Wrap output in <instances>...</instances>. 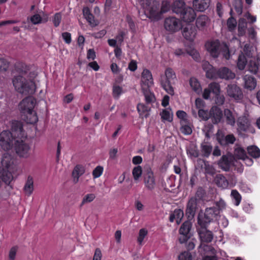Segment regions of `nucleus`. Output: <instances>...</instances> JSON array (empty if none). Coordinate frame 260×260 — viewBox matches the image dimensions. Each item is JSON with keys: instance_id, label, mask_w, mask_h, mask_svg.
<instances>
[{"instance_id": "nucleus-16", "label": "nucleus", "mask_w": 260, "mask_h": 260, "mask_svg": "<svg viewBox=\"0 0 260 260\" xmlns=\"http://www.w3.org/2000/svg\"><path fill=\"white\" fill-rule=\"evenodd\" d=\"M35 102L32 97H27L23 99L19 104V108L23 113L33 110Z\"/></svg>"}, {"instance_id": "nucleus-49", "label": "nucleus", "mask_w": 260, "mask_h": 260, "mask_svg": "<svg viewBox=\"0 0 260 260\" xmlns=\"http://www.w3.org/2000/svg\"><path fill=\"white\" fill-rule=\"evenodd\" d=\"M234 155L237 158L242 160L247 156L245 150L240 147H238L235 148L234 151Z\"/></svg>"}, {"instance_id": "nucleus-42", "label": "nucleus", "mask_w": 260, "mask_h": 260, "mask_svg": "<svg viewBox=\"0 0 260 260\" xmlns=\"http://www.w3.org/2000/svg\"><path fill=\"white\" fill-rule=\"evenodd\" d=\"M161 118L163 120L171 122L173 120V113L171 109H166L160 113Z\"/></svg>"}, {"instance_id": "nucleus-1", "label": "nucleus", "mask_w": 260, "mask_h": 260, "mask_svg": "<svg viewBox=\"0 0 260 260\" xmlns=\"http://www.w3.org/2000/svg\"><path fill=\"white\" fill-rule=\"evenodd\" d=\"M11 132L3 131L0 133V146L3 149L10 150L18 139H24L26 135L21 122L13 120L11 122Z\"/></svg>"}, {"instance_id": "nucleus-13", "label": "nucleus", "mask_w": 260, "mask_h": 260, "mask_svg": "<svg viewBox=\"0 0 260 260\" xmlns=\"http://www.w3.org/2000/svg\"><path fill=\"white\" fill-rule=\"evenodd\" d=\"M199 252L202 255L211 253L213 255H204L202 260H217L216 254L217 251L211 246L205 244H201L199 246Z\"/></svg>"}, {"instance_id": "nucleus-29", "label": "nucleus", "mask_w": 260, "mask_h": 260, "mask_svg": "<svg viewBox=\"0 0 260 260\" xmlns=\"http://www.w3.org/2000/svg\"><path fill=\"white\" fill-rule=\"evenodd\" d=\"M34 189V186L33 178L31 176H28L24 186L23 190L26 194L29 196L32 194Z\"/></svg>"}, {"instance_id": "nucleus-23", "label": "nucleus", "mask_w": 260, "mask_h": 260, "mask_svg": "<svg viewBox=\"0 0 260 260\" xmlns=\"http://www.w3.org/2000/svg\"><path fill=\"white\" fill-rule=\"evenodd\" d=\"M197 200L194 198H191L188 201L187 203L186 212L188 217H193L196 213L197 209Z\"/></svg>"}, {"instance_id": "nucleus-56", "label": "nucleus", "mask_w": 260, "mask_h": 260, "mask_svg": "<svg viewBox=\"0 0 260 260\" xmlns=\"http://www.w3.org/2000/svg\"><path fill=\"white\" fill-rule=\"evenodd\" d=\"M122 93V88L119 86L114 85L113 87V96L114 98L118 99Z\"/></svg>"}, {"instance_id": "nucleus-48", "label": "nucleus", "mask_w": 260, "mask_h": 260, "mask_svg": "<svg viewBox=\"0 0 260 260\" xmlns=\"http://www.w3.org/2000/svg\"><path fill=\"white\" fill-rule=\"evenodd\" d=\"M209 89L211 92L215 94V96H219L220 92V87L219 83L213 82L210 83L208 85Z\"/></svg>"}, {"instance_id": "nucleus-38", "label": "nucleus", "mask_w": 260, "mask_h": 260, "mask_svg": "<svg viewBox=\"0 0 260 260\" xmlns=\"http://www.w3.org/2000/svg\"><path fill=\"white\" fill-rule=\"evenodd\" d=\"M218 165L223 170L229 171L230 167V162L228 157L225 155L222 156L218 162Z\"/></svg>"}, {"instance_id": "nucleus-59", "label": "nucleus", "mask_w": 260, "mask_h": 260, "mask_svg": "<svg viewBox=\"0 0 260 260\" xmlns=\"http://www.w3.org/2000/svg\"><path fill=\"white\" fill-rule=\"evenodd\" d=\"M199 116L203 120H207L210 118V112L203 109H200L198 111Z\"/></svg>"}, {"instance_id": "nucleus-25", "label": "nucleus", "mask_w": 260, "mask_h": 260, "mask_svg": "<svg viewBox=\"0 0 260 260\" xmlns=\"http://www.w3.org/2000/svg\"><path fill=\"white\" fill-rule=\"evenodd\" d=\"M82 11L84 17L91 26L93 27L98 25V22L94 19V17L91 13L89 8H83Z\"/></svg>"}, {"instance_id": "nucleus-51", "label": "nucleus", "mask_w": 260, "mask_h": 260, "mask_svg": "<svg viewBox=\"0 0 260 260\" xmlns=\"http://www.w3.org/2000/svg\"><path fill=\"white\" fill-rule=\"evenodd\" d=\"M132 174L135 181H138L142 174V168L140 166H137L132 170Z\"/></svg>"}, {"instance_id": "nucleus-39", "label": "nucleus", "mask_w": 260, "mask_h": 260, "mask_svg": "<svg viewBox=\"0 0 260 260\" xmlns=\"http://www.w3.org/2000/svg\"><path fill=\"white\" fill-rule=\"evenodd\" d=\"M247 22L245 19L241 18L239 20L238 32L239 36H243L246 32Z\"/></svg>"}, {"instance_id": "nucleus-41", "label": "nucleus", "mask_w": 260, "mask_h": 260, "mask_svg": "<svg viewBox=\"0 0 260 260\" xmlns=\"http://www.w3.org/2000/svg\"><path fill=\"white\" fill-rule=\"evenodd\" d=\"M26 114V122L28 123L34 124L38 121V118L36 113L32 110L24 113Z\"/></svg>"}, {"instance_id": "nucleus-5", "label": "nucleus", "mask_w": 260, "mask_h": 260, "mask_svg": "<svg viewBox=\"0 0 260 260\" xmlns=\"http://www.w3.org/2000/svg\"><path fill=\"white\" fill-rule=\"evenodd\" d=\"M2 167H0V178L6 184H9L13 179L9 169L12 164L11 156L8 153H5L2 158Z\"/></svg>"}, {"instance_id": "nucleus-58", "label": "nucleus", "mask_w": 260, "mask_h": 260, "mask_svg": "<svg viewBox=\"0 0 260 260\" xmlns=\"http://www.w3.org/2000/svg\"><path fill=\"white\" fill-rule=\"evenodd\" d=\"M61 18L62 16L60 13H56L54 14L52 18V21L55 27L59 26L61 22Z\"/></svg>"}, {"instance_id": "nucleus-8", "label": "nucleus", "mask_w": 260, "mask_h": 260, "mask_svg": "<svg viewBox=\"0 0 260 260\" xmlns=\"http://www.w3.org/2000/svg\"><path fill=\"white\" fill-rule=\"evenodd\" d=\"M164 27L167 31L173 33L181 29L182 25L180 19L174 17H170L166 18L164 22Z\"/></svg>"}, {"instance_id": "nucleus-50", "label": "nucleus", "mask_w": 260, "mask_h": 260, "mask_svg": "<svg viewBox=\"0 0 260 260\" xmlns=\"http://www.w3.org/2000/svg\"><path fill=\"white\" fill-rule=\"evenodd\" d=\"M248 71L252 74H256L258 70V66L254 60H250L248 64Z\"/></svg>"}, {"instance_id": "nucleus-46", "label": "nucleus", "mask_w": 260, "mask_h": 260, "mask_svg": "<svg viewBox=\"0 0 260 260\" xmlns=\"http://www.w3.org/2000/svg\"><path fill=\"white\" fill-rule=\"evenodd\" d=\"M181 127H180L181 132L185 135H189L192 133V128L190 124L187 122L180 123Z\"/></svg>"}, {"instance_id": "nucleus-22", "label": "nucleus", "mask_w": 260, "mask_h": 260, "mask_svg": "<svg viewBox=\"0 0 260 260\" xmlns=\"http://www.w3.org/2000/svg\"><path fill=\"white\" fill-rule=\"evenodd\" d=\"M210 20L205 15L198 16L196 20V26L199 30H204L209 25Z\"/></svg>"}, {"instance_id": "nucleus-36", "label": "nucleus", "mask_w": 260, "mask_h": 260, "mask_svg": "<svg viewBox=\"0 0 260 260\" xmlns=\"http://www.w3.org/2000/svg\"><path fill=\"white\" fill-rule=\"evenodd\" d=\"M137 110L142 117H147L149 115V112L150 108L143 104H139L137 106Z\"/></svg>"}, {"instance_id": "nucleus-33", "label": "nucleus", "mask_w": 260, "mask_h": 260, "mask_svg": "<svg viewBox=\"0 0 260 260\" xmlns=\"http://www.w3.org/2000/svg\"><path fill=\"white\" fill-rule=\"evenodd\" d=\"M187 7H185V3L182 1H176L173 6V11L180 15Z\"/></svg>"}, {"instance_id": "nucleus-47", "label": "nucleus", "mask_w": 260, "mask_h": 260, "mask_svg": "<svg viewBox=\"0 0 260 260\" xmlns=\"http://www.w3.org/2000/svg\"><path fill=\"white\" fill-rule=\"evenodd\" d=\"M30 20L34 24H38L43 22H46L47 21V17L43 18L41 17L40 15L38 14H36L32 15L30 18Z\"/></svg>"}, {"instance_id": "nucleus-30", "label": "nucleus", "mask_w": 260, "mask_h": 260, "mask_svg": "<svg viewBox=\"0 0 260 260\" xmlns=\"http://www.w3.org/2000/svg\"><path fill=\"white\" fill-rule=\"evenodd\" d=\"M212 151L211 144L207 142H203L201 145V152L202 155L208 157Z\"/></svg>"}, {"instance_id": "nucleus-20", "label": "nucleus", "mask_w": 260, "mask_h": 260, "mask_svg": "<svg viewBox=\"0 0 260 260\" xmlns=\"http://www.w3.org/2000/svg\"><path fill=\"white\" fill-rule=\"evenodd\" d=\"M182 35L184 38L190 42L193 41L197 36V29L195 27L188 25L183 28Z\"/></svg>"}, {"instance_id": "nucleus-31", "label": "nucleus", "mask_w": 260, "mask_h": 260, "mask_svg": "<svg viewBox=\"0 0 260 260\" xmlns=\"http://www.w3.org/2000/svg\"><path fill=\"white\" fill-rule=\"evenodd\" d=\"M189 85L196 93L199 94L202 91V88L200 82L194 77H191L189 79Z\"/></svg>"}, {"instance_id": "nucleus-26", "label": "nucleus", "mask_w": 260, "mask_h": 260, "mask_svg": "<svg viewBox=\"0 0 260 260\" xmlns=\"http://www.w3.org/2000/svg\"><path fill=\"white\" fill-rule=\"evenodd\" d=\"M193 6L198 11L203 12L207 9L210 4V0H193Z\"/></svg>"}, {"instance_id": "nucleus-57", "label": "nucleus", "mask_w": 260, "mask_h": 260, "mask_svg": "<svg viewBox=\"0 0 260 260\" xmlns=\"http://www.w3.org/2000/svg\"><path fill=\"white\" fill-rule=\"evenodd\" d=\"M104 168L103 167L100 166H97L92 172V175L94 178H97L100 177L103 172Z\"/></svg>"}, {"instance_id": "nucleus-53", "label": "nucleus", "mask_w": 260, "mask_h": 260, "mask_svg": "<svg viewBox=\"0 0 260 260\" xmlns=\"http://www.w3.org/2000/svg\"><path fill=\"white\" fill-rule=\"evenodd\" d=\"M236 20L233 17H230L227 20V26L230 31L234 30L237 26Z\"/></svg>"}, {"instance_id": "nucleus-61", "label": "nucleus", "mask_w": 260, "mask_h": 260, "mask_svg": "<svg viewBox=\"0 0 260 260\" xmlns=\"http://www.w3.org/2000/svg\"><path fill=\"white\" fill-rule=\"evenodd\" d=\"M179 260H192V255L188 251H184L178 256Z\"/></svg>"}, {"instance_id": "nucleus-9", "label": "nucleus", "mask_w": 260, "mask_h": 260, "mask_svg": "<svg viewBox=\"0 0 260 260\" xmlns=\"http://www.w3.org/2000/svg\"><path fill=\"white\" fill-rule=\"evenodd\" d=\"M238 128L239 132H246L250 131L251 133H254V131L251 128V121L249 118V115L244 114L239 117L237 120Z\"/></svg>"}, {"instance_id": "nucleus-19", "label": "nucleus", "mask_w": 260, "mask_h": 260, "mask_svg": "<svg viewBox=\"0 0 260 260\" xmlns=\"http://www.w3.org/2000/svg\"><path fill=\"white\" fill-rule=\"evenodd\" d=\"M179 16L184 22L189 23L195 19L196 14L192 8L187 7Z\"/></svg>"}, {"instance_id": "nucleus-35", "label": "nucleus", "mask_w": 260, "mask_h": 260, "mask_svg": "<svg viewBox=\"0 0 260 260\" xmlns=\"http://www.w3.org/2000/svg\"><path fill=\"white\" fill-rule=\"evenodd\" d=\"M224 115L226 123L231 126H234L236 122V119L233 112L230 110L226 109L224 110Z\"/></svg>"}, {"instance_id": "nucleus-4", "label": "nucleus", "mask_w": 260, "mask_h": 260, "mask_svg": "<svg viewBox=\"0 0 260 260\" xmlns=\"http://www.w3.org/2000/svg\"><path fill=\"white\" fill-rule=\"evenodd\" d=\"M207 51L213 57H218L220 52L226 59L230 58L229 48L225 44H221L218 40H213L207 41L205 44Z\"/></svg>"}, {"instance_id": "nucleus-44", "label": "nucleus", "mask_w": 260, "mask_h": 260, "mask_svg": "<svg viewBox=\"0 0 260 260\" xmlns=\"http://www.w3.org/2000/svg\"><path fill=\"white\" fill-rule=\"evenodd\" d=\"M231 196L234 204L236 206H239L242 200L241 196L239 192L236 189L232 190Z\"/></svg>"}, {"instance_id": "nucleus-62", "label": "nucleus", "mask_w": 260, "mask_h": 260, "mask_svg": "<svg viewBox=\"0 0 260 260\" xmlns=\"http://www.w3.org/2000/svg\"><path fill=\"white\" fill-rule=\"evenodd\" d=\"M124 35H125L124 32L120 31L116 36L115 39L117 41V43H118V45H121L123 41Z\"/></svg>"}, {"instance_id": "nucleus-6", "label": "nucleus", "mask_w": 260, "mask_h": 260, "mask_svg": "<svg viewBox=\"0 0 260 260\" xmlns=\"http://www.w3.org/2000/svg\"><path fill=\"white\" fill-rule=\"evenodd\" d=\"M176 78L174 71L171 68L166 70L165 75L160 77V84L163 89L169 94H174V89L172 85L174 80Z\"/></svg>"}, {"instance_id": "nucleus-54", "label": "nucleus", "mask_w": 260, "mask_h": 260, "mask_svg": "<svg viewBox=\"0 0 260 260\" xmlns=\"http://www.w3.org/2000/svg\"><path fill=\"white\" fill-rule=\"evenodd\" d=\"M95 198V195L94 193H88L86 194L82 199L81 206L85 204L92 202Z\"/></svg>"}, {"instance_id": "nucleus-28", "label": "nucleus", "mask_w": 260, "mask_h": 260, "mask_svg": "<svg viewBox=\"0 0 260 260\" xmlns=\"http://www.w3.org/2000/svg\"><path fill=\"white\" fill-rule=\"evenodd\" d=\"M84 172L85 168L83 166L78 165L75 167L72 172L73 181L75 183L78 182L79 177L83 175Z\"/></svg>"}, {"instance_id": "nucleus-12", "label": "nucleus", "mask_w": 260, "mask_h": 260, "mask_svg": "<svg viewBox=\"0 0 260 260\" xmlns=\"http://www.w3.org/2000/svg\"><path fill=\"white\" fill-rule=\"evenodd\" d=\"M18 139L15 141V150L18 155L22 157H27L29 155L30 146L22 140Z\"/></svg>"}, {"instance_id": "nucleus-43", "label": "nucleus", "mask_w": 260, "mask_h": 260, "mask_svg": "<svg viewBox=\"0 0 260 260\" xmlns=\"http://www.w3.org/2000/svg\"><path fill=\"white\" fill-rule=\"evenodd\" d=\"M236 138L233 134L228 135L223 138L219 139V142L223 145L234 144Z\"/></svg>"}, {"instance_id": "nucleus-32", "label": "nucleus", "mask_w": 260, "mask_h": 260, "mask_svg": "<svg viewBox=\"0 0 260 260\" xmlns=\"http://www.w3.org/2000/svg\"><path fill=\"white\" fill-rule=\"evenodd\" d=\"M183 216L184 213L183 210L179 209H175L173 213L171 214L170 216V221L172 222L175 219L176 223L179 224L180 223Z\"/></svg>"}, {"instance_id": "nucleus-52", "label": "nucleus", "mask_w": 260, "mask_h": 260, "mask_svg": "<svg viewBox=\"0 0 260 260\" xmlns=\"http://www.w3.org/2000/svg\"><path fill=\"white\" fill-rule=\"evenodd\" d=\"M204 169L205 172L211 175H213L215 174V169L212 165L210 164L208 161H204Z\"/></svg>"}, {"instance_id": "nucleus-60", "label": "nucleus", "mask_w": 260, "mask_h": 260, "mask_svg": "<svg viewBox=\"0 0 260 260\" xmlns=\"http://www.w3.org/2000/svg\"><path fill=\"white\" fill-rule=\"evenodd\" d=\"M147 230L145 229H141L139 231V236L138 237V242L139 244H141L144 238L147 235Z\"/></svg>"}, {"instance_id": "nucleus-14", "label": "nucleus", "mask_w": 260, "mask_h": 260, "mask_svg": "<svg viewBox=\"0 0 260 260\" xmlns=\"http://www.w3.org/2000/svg\"><path fill=\"white\" fill-rule=\"evenodd\" d=\"M191 227V224L190 221H185L181 226L179 230V234L180 236L179 240L180 243L186 242L190 238L189 231Z\"/></svg>"}, {"instance_id": "nucleus-63", "label": "nucleus", "mask_w": 260, "mask_h": 260, "mask_svg": "<svg viewBox=\"0 0 260 260\" xmlns=\"http://www.w3.org/2000/svg\"><path fill=\"white\" fill-rule=\"evenodd\" d=\"M17 248L16 247H13L11 248L9 253V258L10 260H14L16 257Z\"/></svg>"}, {"instance_id": "nucleus-55", "label": "nucleus", "mask_w": 260, "mask_h": 260, "mask_svg": "<svg viewBox=\"0 0 260 260\" xmlns=\"http://www.w3.org/2000/svg\"><path fill=\"white\" fill-rule=\"evenodd\" d=\"M176 115L180 119V123L187 122V115L183 110H178L176 112Z\"/></svg>"}, {"instance_id": "nucleus-27", "label": "nucleus", "mask_w": 260, "mask_h": 260, "mask_svg": "<svg viewBox=\"0 0 260 260\" xmlns=\"http://www.w3.org/2000/svg\"><path fill=\"white\" fill-rule=\"evenodd\" d=\"M219 213L218 209L215 207L208 208L205 212V218L206 222H210Z\"/></svg>"}, {"instance_id": "nucleus-64", "label": "nucleus", "mask_w": 260, "mask_h": 260, "mask_svg": "<svg viewBox=\"0 0 260 260\" xmlns=\"http://www.w3.org/2000/svg\"><path fill=\"white\" fill-rule=\"evenodd\" d=\"M245 55H246L248 57H252V53L250 51V46L248 44H246L243 48V52Z\"/></svg>"}, {"instance_id": "nucleus-18", "label": "nucleus", "mask_w": 260, "mask_h": 260, "mask_svg": "<svg viewBox=\"0 0 260 260\" xmlns=\"http://www.w3.org/2000/svg\"><path fill=\"white\" fill-rule=\"evenodd\" d=\"M242 79L244 82L243 87L245 89L252 91L255 88L257 82L254 77L249 75H245Z\"/></svg>"}, {"instance_id": "nucleus-40", "label": "nucleus", "mask_w": 260, "mask_h": 260, "mask_svg": "<svg viewBox=\"0 0 260 260\" xmlns=\"http://www.w3.org/2000/svg\"><path fill=\"white\" fill-rule=\"evenodd\" d=\"M145 96V101L147 104L153 103L155 101V96L153 93L150 92L149 88H145L142 90Z\"/></svg>"}, {"instance_id": "nucleus-15", "label": "nucleus", "mask_w": 260, "mask_h": 260, "mask_svg": "<svg viewBox=\"0 0 260 260\" xmlns=\"http://www.w3.org/2000/svg\"><path fill=\"white\" fill-rule=\"evenodd\" d=\"M141 84L142 90H144L145 88H149L153 85L152 75L149 70L144 69L143 71Z\"/></svg>"}, {"instance_id": "nucleus-7", "label": "nucleus", "mask_w": 260, "mask_h": 260, "mask_svg": "<svg viewBox=\"0 0 260 260\" xmlns=\"http://www.w3.org/2000/svg\"><path fill=\"white\" fill-rule=\"evenodd\" d=\"M143 182L145 188L149 191L154 190L157 185L156 177L151 169H147L143 175Z\"/></svg>"}, {"instance_id": "nucleus-37", "label": "nucleus", "mask_w": 260, "mask_h": 260, "mask_svg": "<svg viewBox=\"0 0 260 260\" xmlns=\"http://www.w3.org/2000/svg\"><path fill=\"white\" fill-rule=\"evenodd\" d=\"M247 63V58L244 53L241 52L239 55L238 58L237 59V64L238 69L241 71L245 69Z\"/></svg>"}, {"instance_id": "nucleus-34", "label": "nucleus", "mask_w": 260, "mask_h": 260, "mask_svg": "<svg viewBox=\"0 0 260 260\" xmlns=\"http://www.w3.org/2000/svg\"><path fill=\"white\" fill-rule=\"evenodd\" d=\"M215 182L217 185L222 188H226L229 185V182L226 178L221 174H217L215 178Z\"/></svg>"}, {"instance_id": "nucleus-11", "label": "nucleus", "mask_w": 260, "mask_h": 260, "mask_svg": "<svg viewBox=\"0 0 260 260\" xmlns=\"http://www.w3.org/2000/svg\"><path fill=\"white\" fill-rule=\"evenodd\" d=\"M228 95L238 103L242 102L243 93L241 89L236 84L228 85L226 88Z\"/></svg>"}, {"instance_id": "nucleus-10", "label": "nucleus", "mask_w": 260, "mask_h": 260, "mask_svg": "<svg viewBox=\"0 0 260 260\" xmlns=\"http://www.w3.org/2000/svg\"><path fill=\"white\" fill-rule=\"evenodd\" d=\"M198 223L201 225V228L198 229V234L202 242L201 244H204L203 242H211L213 238L212 233L207 229L205 224L200 218L198 219Z\"/></svg>"}, {"instance_id": "nucleus-3", "label": "nucleus", "mask_w": 260, "mask_h": 260, "mask_svg": "<svg viewBox=\"0 0 260 260\" xmlns=\"http://www.w3.org/2000/svg\"><path fill=\"white\" fill-rule=\"evenodd\" d=\"M12 82L15 90L22 94H32L36 91L35 82L33 79L28 77L26 71L22 72L20 75L15 76Z\"/></svg>"}, {"instance_id": "nucleus-45", "label": "nucleus", "mask_w": 260, "mask_h": 260, "mask_svg": "<svg viewBox=\"0 0 260 260\" xmlns=\"http://www.w3.org/2000/svg\"><path fill=\"white\" fill-rule=\"evenodd\" d=\"M247 151L248 154L253 158H257L260 157V150L255 146L248 147Z\"/></svg>"}, {"instance_id": "nucleus-24", "label": "nucleus", "mask_w": 260, "mask_h": 260, "mask_svg": "<svg viewBox=\"0 0 260 260\" xmlns=\"http://www.w3.org/2000/svg\"><path fill=\"white\" fill-rule=\"evenodd\" d=\"M202 66L203 70L206 72V76L207 78L213 79L216 77V69L213 68L208 62H204Z\"/></svg>"}, {"instance_id": "nucleus-21", "label": "nucleus", "mask_w": 260, "mask_h": 260, "mask_svg": "<svg viewBox=\"0 0 260 260\" xmlns=\"http://www.w3.org/2000/svg\"><path fill=\"white\" fill-rule=\"evenodd\" d=\"M222 112L221 109L217 107H213L210 111V118L213 123H219L222 117Z\"/></svg>"}, {"instance_id": "nucleus-2", "label": "nucleus", "mask_w": 260, "mask_h": 260, "mask_svg": "<svg viewBox=\"0 0 260 260\" xmlns=\"http://www.w3.org/2000/svg\"><path fill=\"white\" fill-rule=\"evenodd\" d=\"M144 12L148 17L153 20H158L161 15L168 12L170 8V4L167 1H163L159 8V2L156 0H142L140 2Z\"/></svg>"}, {"instance_id": "nucleus-17", "label": "nucleus", "mask_w": 260, "mask_h": 260, "mask_svg": "<svg viewBox=\"0 0 260 260\" xmlns=\"http://www.w3.org/2000/svg\"><path fill=\"white\" fill-rule=\"evenodd\" d=\"M216 76L215 79L219 78L225 80L233 79L235 77V73L226 67L221 68L218 70L216 69Z\"/></svg>"}]
</instances>
